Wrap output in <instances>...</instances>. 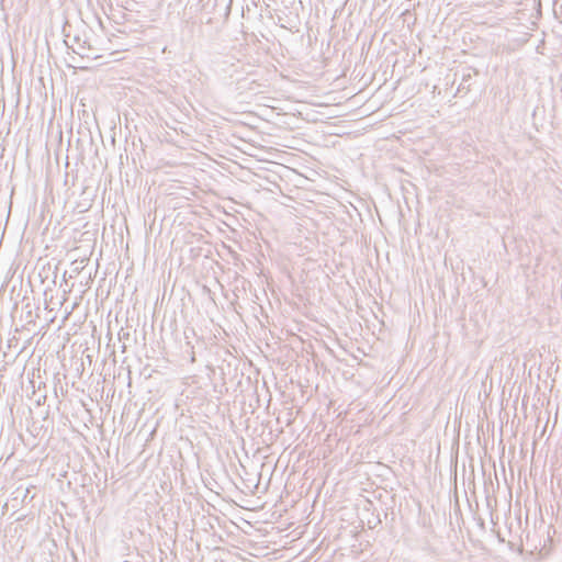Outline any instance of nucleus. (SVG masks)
Listing matches in <instances>:
<instances>
[{"label": "nucleus", "instance_id": "1", "mask_svg": "<svg viewBox=\"0 0 562 562\" xmlns=\"http://www.w3.org/2000/svg\"><path fill=\"white\" fill-rule=\"evenodd\" d=\"M131 337V333L128 329H124V328H121L120 333H119V339L121 341H125V340H128Z\"/></svg>", "mask_w": 562, "mask_h": 562}, {"label": "nucleus", "instance_id": "2", "mask_svg": "<svg viewBox=\"0 0 562 562\" xmlns=\"http://www.w3.org/2000/svg\"><path fill=\"white\" fill-rule=\"evenodd\" d=\"M75 41L78 43V45H79V49L85 50V49L87 48V47H86V44H87V42H86V41H83L82 43H80L79 37H75Z\"/></svg>", "mask_w": 562, "mask_h": 562}, {"label": "nucleus", "instance_id": "3", "mask_svg": "<svg viewBox=\"0 0 562 562\" xmlns=\"http://www.w3.org/2000/svg\"><path fill=\"white\" fill-rule=\"evenodd\" d=\"M45 401H46V395H45V394H44V395H41V396H38V397L36 398V404L40 406V405L44 404V403H45Z\"/></svg>", "mask_w": 562, "mask_h": 562}, {"label": "nucleus", "instance_id": "4", "mask_svg": "<svg viewBox=\"0 0 562 562\" xmlns=\"http://www.w3.org/2000/svg\"><path fill=\"white\" fill-rule=\"evenodd\" d=\"M190 362L191 363L195 362V353L193 351V347H191V351H190Z\"/></svg>", "mask_w": 562, "mask_h": 562}, {"label": "nucleus", "instance_id": "5", "mask_svg": "<svg viewBox=\"0 0 562 562\" xmlns=\"http://www.w3.org/2000/svg\"><path fill=\"white\" fill-rule=\"evenodd\" d=\"M29 493H30V490H29V488H26V490H25V493H24V495H23V501H25V499H26V497H29Z\"/></svg>", "mask_w": 562, "mask_h": 562}, {"label": "nucleus", "instance_id": "6", "mask_svg": "<svg viewBox=\"0 0 562 562\" xmlns=\"http://www.w3.org/2000/svg\"><path fill=\"white\" fill-rule=\"evenodd\" d=\"M76 53H77L78 55L83 56V53H81L80 50H77Z\"/></svg>", "mask_w": 562, "mask_h": 562}, {"label": "nucleus", "instance_id": "7", "mask_svg": "<svg viewBox=\"0 0 562 562\" xmlns=\"http://www.w3.org/2000/svg\"><path fill=\"white\" fill-rule=\"evenodd\" d=\"M184 336H186V338H189L187 330H184Z\"/></svg>", "mask_w": 562, "mask_h": 562}]
</instances>
